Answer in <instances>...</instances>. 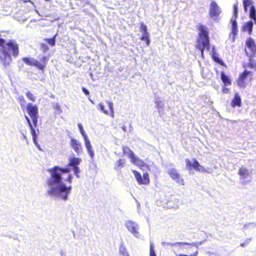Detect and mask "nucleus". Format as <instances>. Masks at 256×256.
<instances>
[{"label": "nucleus", "mask_w": 256, "mask_h": 256, "mask_svg": "<svg viewBox=\"0 0 256 256\" xmlns=\"http://www.w3.org/2000/svg\"><path fill=\"white\" fill-rule=\"evenodd\" d=\"M220 13V8L218 6L216 3L212 1L210 3V15L212 18H217L218 16Z\"/></svg>", "instance_id": "nucleus-17"}, {"label": "nucleus", "mask_w": 256, "mask_h": 256, "mask_svg": "<svg viewBox=\"0 0 256 256\" xmlns=\"http://www.w3.org/2000/svg\"><path fill=\"white\" fill-rule=\"evenodd\" d=\"M252 0H243V6L245 12L248 10V7L252 5Z\"/></svg>", "instance_id": "nucleus-33"}, {"label": "nucleus", "mask_w": 256, "mask_h": 256, "mask_svg": "<svg viewBox=\"0 0 256 256\" xmlns=\"http://www.w3.org/2000/svg\"><path fill=\"white\" fill-rule=\"evenodd\" d=\"M78 126L80 131V134L82 136L84 140L86 148L87 151L92 158H93L94 156V152L92 150L90 142L84 130L83 129V127L80 124H78Z\"/></svg>", "instance_id": "nucleus-8"}, {"label": "nucleus", "mask_w": 256, "mask_h": 256, "mask_svg": "<svg viewBox=\"0 0 256 256\" xmlns=\"http://www.w3.org/2000/svg\"><path fill=\"white\" fill-rule=\"evenodd\" d=\"M132 172L134 174V177L139 184H148L150 182V180L149 174L148 172H145L143 174L142 176H141L140 174L135 170H132Z\"/></svg>", "instance_id": "nucleus-11"}, {"label": "nucleus", "mask_w": 256, "mask_h": 256, "mask_svg": "<svg viewBox=\"0 0 256 256\" xmlns=\"http://www.w3.org/2000/svg\"><path fill=\"white\" fill-rule=\"evenodd\" d=\"M82 161V160L80 158L72 157L69 158L68 163V166L72 167L74 172L78 178H80L78 174L80 172V170L78 166Z\"/></svg>", "instance_id": "nucleus-10"}, {"label": "nucleus", "mask_w": 256, "mask_h": 256, "mask_svg": "<svg viewBox=\"0 0 256 256\" xmlns=\"http://www.w3.org/2000/svg\"><path fill=\"white\" fill-rule=\"evenodd\" d=\"M2 35L0 33V46H3L4 44H5V40L1 38Z\"/></svg>", "instance_id": "nucleus-42"}, {"label": "nucleus", "mask_w": 256, "mask_h": 256, "mask_svg": "<svg viewBox=\"0 0 256 256\" xmlns=\"http://www.w3.org/2000/svg\"><path fill=\"white\" fill-rule=\"evenodd\" d=\"M245 52L248 56H256V44L252 38H248L246 42Z\"/></svg>", "instance_id": "nucleus-7"}, {"label": "nucleus", "mask_w": 256, "mask_h": 256, "mask_svg": "<svg viewBox=\"0 0 256 256\" xmlns=\"http://www.w3.org/2000/svg\"><path fill=\"white\" fill-rule=\"evenodd\" d=\"M253 28V22L250 20L244 24L242 29L243 31L248 32L250 34L252 32Z\"/></svg>", "instance_id": "nucleus-23"}, {"label": "nucleus", "mask_w": 256, "mask_h": 256, "mask_svg": "<svg viewBox=\"0 0 256 256\" xmlns=\"http://www.w3.org/2000/svg\"><path fill=\"white\" fill-rule=\"evenodd\" d=\"M252 72L245 70L239 74L236 82L238 86L240 88H244L246 86L247 81L250 82L252 80Z\"/></svg>", "instance_id": "nucleus-4"}, {"label": "nucleus", "mask_w": 256, "mask_h": 256, "mask_svg": "<svg viewBox=\"0 0 256 256\" xmlns=\"http://www.w3.org/2000/svg\"><path fill=\"white\" fill-rule=\"evenodd\" d=\"M197 28L200 32L198 34V38L197 40L196 48L200 51V54L203 58L204 49L206 48L207 50H209L210 47L208 30L206 26L202 24H199Z\"/></svg>", "instance_id": "nucleus-2"}, {"label": "nucleus", "mask_w": 256, "mask_h": 256, "mask_svg": "<svg viewBox=\"0 0 256 256\" xmlns=\"http://www.w3.org/2000/svg\"><path fill=\"white\" fill-rule=\"evenodd\" d=\"M168 173L170 176L176 182L182 185L184 184V180L180 176L176 169L174 168H170L168 171Z\"/></svg>", "instance_id": "nucleus-12"}, {"label": "nucleus", "mask_w": 256, "mask_h": 256, "mask_svg": "<svg viewBox=\"0 0 256 256\" xmlns=\"http://www.w3.org/2000/svg\"><path fill=\"white\" fill-rule=\"evenodd\" d=\"M1 54H0V60L4 66L6 67L8 66L12 61L11 55L6 52H4L2 50H0Z\"/></svg>", "instance_id": "nucleus-14"}, {"label": "nucleus", "mask_w": 256, "mask_h": 256, "mask_svg": "<svg viewBox=\"0 0 256 256\" xmlns=\"http://www.w3.org/2000/svg\"><path fill=\"white\" fill-rule=\"evenodd\" d=\"M126 226L128 230L133 234L136 236H138V228H137V225L134 222L130 220L127 221L126 223Z\"/></svg>", "instance_id": "nucleus-18"}, {"label": "nucleus", "mask_w": 256, "mask_h": 256, "mask_svg": "<svg viewBox=\"0 0 256 256\" xmlns=\"http://www.w3.org/2000/svg\"><path fill=\"white\" fill-rule=\"evenodd\" d=\"M130 161L133 164L138 166L142 170L150 169V166L144 162L140 158H137L136 156H134V158H132L130 160Z\"/></svg>", "instance_id": "nucleus-16"}, {"label": "nucleus", "mask_w": 256, "mask_h": 256, "mask_svg": "<svg viewBox=\"0 0 256 256\" xmlns=\"http://www.w3.org/2000/svg\"><path fill=\"white\" fill-rule=\"evenodd\" d=\"M48 60V56H44L39 57L38 59H35L34 67L44 73L46 68Z\"/></svg>", "instance_id": "nucleus-9"}, {"label": "nucleus", "mask_w": 256, "mask_h": 256, "mask_svg": "<svg viewBox=\"0 0 256 256\" xmlns=\"http://www.w3.org/2000/svg\"><path fill=\"white\" fill-rule=\"evenodd\" d=\"M26 97L28 100H30L34 102L36 101V97L34 96V95L30 91L27 92L26 94Z\"/></svg>", "instance_id": "nucleus-35"}, {"label": "nucleus", "mask_w": 256, "mask_h": 256, "mask_svg": "<svg viewBox=\"0 0 256 256\" xmlns=\"http://www.w3.org/2000/svg\"><path fill=\"white\" fill-rule=\"evenodd\" d=\"M72 176L71 174H68L65 180V181L68 182L69 183H71L72 182Z\"/></svg>", "instance_id": "nucleus-40"}, {"label": "nucleus", "mask_w": 256, "mask_h": 256, "mask_svg": "<svg viewBox=\"0 0 256 256\" xmlns=\"http://www.w3.org/2000/svg\"><path fill=\"white\" fill-rule=\"evenodd\" d=\"M230 105L232 108L240 107L242 106V99L238 92H235L233 98L232 100Z\"/></svg>", "instance_id": "nucleus-20"}, {"label": "nucleus", "mask_w": 256, "mask_h": 256, "mask_svg": "<svg viewBox=\"0 0 256 256\" xmlns=\"http://www.w3.org/2000/svg\"><path fill=\"white\" fill-rule=\"evenodd\" d=\"M109 110H108L104 108V105L102 103H100L98 104L100 110L102 111L104 114L106 115H110L111 117L114 118V110L113 108V104L112 102L110 101L106 102Z\"/></svg>", "instance_id": "nucleus-15"}, {"label": "nucleus", "mask_w": 256, "mask_h": 256, "mask_svg": "<svg viewBox=\"0 0 256 256\" xmlns=\"http://www.w3.org/2000/svg\"><path fill=\"white\" fill-rule=\"evenodd\" d=\"M82 90L86 96H88L90 94L88 90L86 88L82 87Z\"/></svg>", "instance_id": "nucleus-43"}, {"label": "nucleus", "mask_w": 256, "mask_h": 256, "mask_svg": "<svg viewBox=\"0 0 256 256\" xmlns=\"http://www.w3.org/2000/svg\"><path fill=\"white\" fill-rule=\"evenodd\" d=\"M176 244H184V245H192V244H190L188 242H179L176 243Z\"/></svg>", "instance_id": "nucleus-45"}, {"label": "nucleus", "mask_w": 256, "mask_h": 256, "mask_svg": "<svg viewBox=\"0 0 256 256\" xmlns=\"http://www.w3.org/2000/svg\"><path fill=\"white\" fill-rule=\"evenodd\" d=\"M220 78L224 86H228L232 84L231 79L224 72H220Z\"/></svg>", "instance_id": "nucleus-22"}, {"label": "nucleus", "mask_w": 256, "mask_h": 256, "mask_svg": "<svg viewBox=\"0 0 256 256\" xmlns=\"http://www.w3.org/2000/svg\"><path fill=\"white\" fill-rule=\"evenodd\" d=\"M22 61L27 65L34 66L35 59L34 58H30L28 57H24L22 58Z\"/></svg>", "instance_id": "nucleus-26"}, {"label": "nucleus", "mask_w": 256, "mask_h": 256, "mask_svg": "<svg viewBox=\"0 0 256 256\" xmlns=\"http://www.w3.org/2000/svg\"><path fill=\"white\" fill-rule=\"evenodd\" d=\"M150 256H156L154 249V244L152 243L150 244Z\"/></svg>", "instance_id": "nucleus-38"}, {"label": "nucleus", "mask_w": 256, "mask_h": 256, "mask_svg": "<svg viewBox=\"0 0 256 256\" xmlns=\"http://www.w3.org/2000/svg\"><path fill=\"white\" fill-rule=\"evenodd\" d=\"M40 49L42 52H46L49 50V48L45 43H41L40 44Z\"/></svg>", "instance_id": "nucleus-36"}, {"label": "nucleus", "mask_w": 256, "mask_h": 256, "mask_svg": "<svg viewBox=\"0 0 256 256\" xmlns=\"http://www.w3.org/2000/svg\"><path fill=\"white\" fill-rule=\"evenodd\" d=\"M33 142L36 145H38V143L36 140V137L32 138Z\"/></svg>", "instance_id": "nucleus-46"}, {"label": "nucleus", "mask_w": 256, "mask_h": 256, "mask_svg": "<svg viewBox=\"0 0 256 256\" xmlns=\"http://www.w3.org/2000/svg\"><path fill=\"white\" fill-rule=\"evenodd\" d=\"M186 163V168L188 170H195L196 171L208 172L207 170L202 166L194 158L190 160L186 158L185 160Z\"/></svg>", "instance_id": "nucleus-6"}, {"label": "nucleus", "mask_w": 256, "mask_h": 256, "mask_svg": "<svg viewBox=\"0 0 256 256\" xmlns=\"http://www.w3.org/2000/svg\"><path fill=\"white\" fill-rule=\"evenodd\" d=\"M26 112L32 118L34 127L37 126L38 118V109L36 104L28 103L26 108Z\"/></svg>", "instance_id": "nucleus-5"}, {"label": "nucleus", "mask_w": 256, "mask_h": 256, "mask_svg": "<svg viewBox=\"0 0 256 256\" xmlns=\"http://www.w3.org/2000/svg\"><path fill=\"white\" fill-rule=\"evenodd\" d=\"M238 26L236 20H232V32L234 35H236L238 33Z\"/></svg>", "instance_id": "nucleus-31"}, {"label": "nucleus", "mask_w": 256, "mask_h": 256, "mask_svg": "<svg viewBox=\"0 0 256 256\" xmlns=\"http://www.w3.org/2000/svg\"><path fill=\"white\" fill-rule=\"evenodd\" d=\"M248 62L246 64H243V67L244 68H249L254 70H256V60L252 58L254 56H248Z\"/></svg>", "instance_id": "nucleus-21"}, {"label": "nucleus", "mask_w": 256, "mask_h": 256, "mask_svg": "<svg viewBox=\"0 0 256 256\" xmlns=\"http://www.w3.org/2000/svg\"><path fill=\"white\" fill-rule=\"evenodd\" d=\"M25 118H26V121L28 124V126L30 130V132H31V134L32 136V138L36 137V130L32 126V124L31 123L30 119L27 116H25Z\"/></svg>", "instance_id": "nucleus-27"}, {"label": "nucleus", "mask_w": 256, "mask_h": 256, "mask_svg": "<svg viewBox=\"0 0 256 256\" xmlns=\"http://www.w3.org/2000/svg\"><path fill=\"white\" fill-rule=\"evenodd\" d=\"M122 149L123 153L124 154H128L130 160L132 158H134V156H135L134 154L128 147L123 146Z\"/></svg>", "instance_id": "nucleus-24"}, {"label": "nucleus", "mask_w": 256, "mask_h": 256, "mask_svg": "<svg viewBox=\"0 0 256 256\" xmlns=\"http://www.w3.org/2000/svg\"><path fill=\"white\" fill-rule=\"evenodd\" d=\"M126 162V160L124 158H121L118 160L114 165V169L116 170L120 169L123 168L124 166V164Z\"/></svg>", "instance_id": "nucleus-25"}, {"label": "nucleus", "mask_w": 256, "mask_h": 256, "mask_svg": "<svg viewBox=\"0 0 256 256\" xmlns=\"http://www.w3.org/2000/svg\"><path fill=\"white\" fill-rule=\"evenodd\" d=\"M198 250H196V252H194L192 254H191L190 256H188V255H186V254H178L177 255V256H197L198 254Z\"/></svg>", "instance_id": "nucleus-39"}, {"label": "nucleus", "mask_w": 256, "mask_h": 256, "mask_svg": "<svg viewBox=\"0 0 256 256\" xmlns=\"http://www.w3.org/2000/svg\"><path fill=\"white\" fill-rule=\"evenodd\" d=\"M248 240H246V242H244L241 243V244H240V246L244 247V246H246V245L248 244Z\"/></svg>", "instance_id": "nucleus-44"}, {"label": "nucleus", "mask_w": 256, "mask_h": 256, "mask_svg": "<svg viewBox=\"0 0 256 256\" xmlns=\"http://www.w3.org/2000/svg\"><path fill=\"white\" fill-rule=\"evenodd\" d=\"M1 50L12 54L14 57H16L19 54L18 44L14 40H9L8 42L5 41V44L0 46Z\"/></svg>", "instance_id": "nucleus-3"}, {"label": "nucleus", "mask_w": 256, "mask_h": 256, "mask_svg": "<svg viewBox=\"0 0 256 256\" xmlns=\"http://www.w3.org/2000/svg\"><path fill=\"white\" fill-rule=\"evenodd\" d=\"M140 30L142 32V36L140 38V40L146 42V46H148L150 44V40L149 38V33L148 32L146 26L144 24H140Z\"/></svg>", "instance_id": "nucleus-13"}, {"label": "nucleus", "mask_w": 256, "mask_h": 256, "mask_svg": "<svg viewBox=\"0 0 256 256\" xmlns=\"http://www.w3.org/2000/svg\"><path fill=\"white\" fill-rule=\"evenodd\" d=\"M226 86H224L222 88V92L224 94H228L230 92L229 89L226 87Z\"/></svg>", "instance_id": "nucleus-41"}, {"label": "nucleus", "mask_w": 256, "mask_h": 256, "mask_svg": "<svg viewBox=\"0 0 256 256\" xmlns=\"http://www.w3.org/2000/svg\"><path fill=\"white\" fill-rule=\"evenodd\" d=\"M71 170L70 168H60L54 166L48 170L50 174V178L47 181V184L50 186L59 185L58 187H52L48 190V194L50 196H58L64 200L68 199V195L70 193L72 186H66L62 181V174H69Z\"/></svg>", "instance_id": "nucleus-1"}, {"label": "nucleus", "mask_w": 256, "mask_h": 256, "mask_svg": "<svg viewBox=\"0 0 256 256\" xmlns=\"http://www.w3.org/2000/svg\"><path fill=\"white\" fill-rule=\"evenodd\" d=\"M212 58L214 62L218 63L220 64L222 66H224V67L226 66V64L224 63L223 60L216 56V52L214 50L212 52Z\"/></svg>", "instance_id": "nucleus-29"}, {"label": "nucleus", "mask_w": 256, "mask_h": 256, "mask_svg": "<svg viewBox=\"0 0 256 256\" xmlns=\"http://www.w3.org/2000/svg\"><path fill=\"white\" fill-rule=\"evenodd\" d=\"M234 15L236 20L238 17V3L234 4Z\"/></svg>", "instance_id": "nucleus-37"}, {"label": "nucleus", "mask_w": 256, "mask_h": 256, "mask_svg": "<svg viewBox=\"0 0 256 256\" xmlns=\"http://www.w3.org/2000/svg\"><path fill=\"white\" fill-rule=\"evenodd\" d=\"M250 16L251 18L254 20V23L256 24V10L254 6H250Z\"/></svg>", "instance_id": "nucleus-30"}, {"label": "nucleus", "mask_w": 256, "mask_h": 256, "mask_svg": "<svg viewBox=\"0 0 256 256\" xmlns=\"http://www.w3.org/2000/svg\"><path fill=\"white\" fill-rule=\"evenodd\" d=\"M18 101L20 104L21 108H24L26 104V100H25L24 97L22 96H19L18 98Z\"/></svg>", "instance_id": "nucleus-34"}, {"label": "nucleus", "mask_w": 256, "mask_h": 256, "mask_svg": "<svg viewBox=\"0 0 256 256\" xmlns=\"http://www.w3.org/2000/svg\"><path fill=\"white\" fill-rule=\"evenodd\" d=\"M70 144L78 154H79L82 152V146L77 140L73 138L71 139Z\"/></svg>", "instance_id": "nucleus-19"}, {"label": "nucleus", "mask_w": 256, "mask_h": 256, "mask_svg": "<svg viewBox=\"0 0 256 256\" xmlns=\"http://www.w3.org/2000/svg\"><path fill=\"white\" fill-rule=\"evenodd\" d=\"M238 174L243 178H246V176L248 175V170L246 168H240L238 170Z\"/></svg>", "instance_id": "nucleus-32"}, {"label": "nucleus", "mask_w": 256, "mask_h": 256, "mask_svg": "<svg viewBox=\"0 0 256 256\" xmlns=\"http://www.w3.org/2000/svg\"><path fill=\"white\" fill-rule=\"evenodd\" d=\"M57 36L56 34L51 38H46L44 40L50 46H54L56 45V38Z\"/></svg>", "instance_id": "nucleus-28"}]
</instances>
